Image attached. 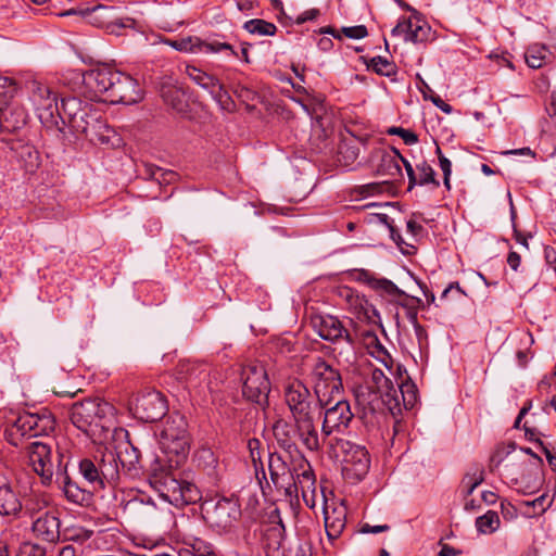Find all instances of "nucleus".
Here are the masks:
<instances>
[{"instance_id":"nucleus-1","label":"nucleus","mask_w":556,"mask_h":556,"mask_svg":"<svg viewBox=\"0 0 556 556\" xmlns=\"http://www.w3.org/2000/svg\"><path fill=\"white\" fill-rule=\"evenodd\" d=\"M113 418L114 407L99 397L75 402L70 408L72 424L93 442L102 443L110 432L114 439L129 437L127 430L114 427Z\"/></svg>"},{"instance_id":"nucleus-2","label":"nucleus","mask_w":556,"mask_h":556,"mask_svg":"<svg viewBox=\"0 0 556 556\" xmlns=\"http://www.w3.org/2000/svg\"><path fill=\"white\" fill-rule=\"evenodd\" d=\"M119 456L112 450H98L92 458H83L78 463L79 473L92 491L106 488L115 489L121 479Z\"/></svg>"},{"instance_id":"nucleus-3","label":"nucleus","mask_w":556,"mask_h":556,"mask_svg":"<svg viewBox=\"0 0 556 556\" xmlns=\"http://www.w3.org/2000/svg\"><path fill=\"white\" fill-rule=\"evenodd\" d=\"M285 534L286 529L280 519L264 530L263 548L266 556H313V544L307 533L299 532L288 547Z\"/></svg>"},{"instance_id":"nucleus-4","label":"nucleus","mask_w":556,"mask_h":556,"mask_svg":"<svg viewBox=\"0 0 556 556\" xmlns=\"http://www.w3.org/2000/svg\"><path fill=\"white\" fill-rule=\"evenodd\" d=\"M55 419L51 413L43 409L40 413L25 412L7 427L4 437L13 446L22 445L23 439L36 438L39 435H49L54 431Z\"/></svg>"},{"instance_id":"nucleus-5","label":"nucleus","mask_w":556,"mask_h":556,"mask_svg":"<svg viewBox=\"0 0 556 556\" xmlns=\"http://www.w3.org/2000/svg\"><path fill=\"white\" fill-rule=\"evenodd\" d=\"M329 445L337 457L342 455V473L346 480L355 483L364 479L370 467L364 446L339 438L331 439Z\"/></svg>"},{"instance_id":"nucleus-6","label":"nucleus","mask_w":556,"mask_h":556,"mask_svg":"<svg viewBox=\"0 0 556 556\" xmlns=\"http://www.w3.org/2000/svg\"><path fill=\"white\" fill-rule=\"evenodd\" d=\"M351 277L361 283L366 285L374 290L381 299L387 302L400 305L405 308H418L421 301L415 296H409L400 290L391 280L377 275L368 269H353Z\"/></svg>"},{"instance_id":"nucleus-7","label":"nucleus","mask_w":556,"mask_h":556,"mask_svg":"<svg viewBox=\"0 0 556 556\" xmlns=\"http://www.w3.org/2000/svg\"><path fill=\"white\" fill-rule=\"evenodd\" d=\"M159 442L165 454L176 457L175 463L177 465L186 458L190 447V439L188 422L184 415L173 413L167 417L160 432Z\"/></svg>"},{"instance_id":"nucleus-8","label":"nucleus","mask_w":556,"mask_h":556,"mask_svg":"<svg viewBox=\"0 0 556 556\" xmlns=\"http://www.w3.org/2000/svg\"><path fill=\"white\" fill-rule=\"evenodd\" d=\"M151 483L161 497L176 507L193 504L200 500V491L194 483L178 480L169 472L154 473Z\"/></svg>"},{"instance_id":"nucleus-9","label":"nucleus","mask_w":556,"mask_h":556,"mask_svg":"<svg viewBox=\"0 0 556 556\" xmlns=\"http://www.w3.org/2000/svg\"><path fill=\"white\" fill-rule=\"evenodd\" d=\"M201 510L206 523L218 533L230 532L241 517L240 504L232 497L205 501Z\"/></svg>"},{"instance_id":"nucleus-10","label":"nucleus","mask_w":556,"mask_h":556,"mask_svg":"<svg viewBox=\"0 0 556 556\" xmlns=\"http://www.w3.org/2000/svg\"><path fill=\"white\" fill-rule=\"evenodd\" d=\"M311 375L314 381V392L319 401L327 406L336 396H340L343 384L338 369L332 367L324 358L317 356L313 358L311 365Z\"/></svg>"},{"instance_id":"nucleus-11","label":"nucleus","mask_w":556,"mask_h":556,"mask_svg":"<svg viewBox=\"0 0 556 556\" xmlns=\"http://www.w3.org/2000/svg\"><path fill=\"white\" fill-rule=\"evenodd\" d=\"M283 395L293 420L314 416L317 410L326 406L318 400L315 392L312 394L309 389L296 379L286 386Z\"/></svg>"},{"instance_id":"nucleus-12","label":"nucleus","mask_w":556,"mask_h":556,"mask_svg":"<svg viewBox=\"0 0 556 556\" xmlns=\"http://www.w3.org/2000/svg\"><path fill=\"white\" fill-rule=\"evenodd\" d=\"M60 454L63 453L58 451L54 459L51 446L40 441L30 442L25 446L28 466L40 477L45 485H50L56 478V465Z\"/></svg>"},{"instance_id":"nucleus-13","label":"nucleus","mask_w":556,"mask_h":556,"mask_svg":"<svg viewBox=\"0 0 556 556\" xmlns=\"http://www.w3.org/2000/svg\"><path fill=\"white\" fill-rule=\"evenodd\" d=\"M177 379L185 382L189 389L195 390L199 395L206 396L218 389L216 379L211 378V368L207 364L180 361L176 368Z\"/></svg>"},{"instance_id":"nucleus-14","label":"nucleus","mask_w":556,"mask_h":556,"mask_svg":"<svg viewBox=\"0 0 556 556\" xmlns=\"http://www.w3.org/2000/svg\"><path fill=\"white\" fill-rule=\"evenodd\" d=\"M241 378L243 396L260 406L268 405L270 383L265 367L258 363L249 364L242 368Z\"/></svg>"},{"instance_id":"nucleus-15","label":"nucleus","mask_w":556,"mask_h":556,"mask_svg":"<svg viewBox=\"0 0 556 556\" xmlns=\"http://www.w3.org/2000/svg\"><path fill=\"white\" fill-rule=\"evenodd\" d=\"M131 409L138 419L144 422H154L165 416L167 402L161 392L144 390L136 396Z\"/></svg>"},{"instance_id":"nucleus-16","label":"nucleus","mask_w":556,"mask_h":556,"mask_svg":"<svg viewBox=\"0 0 556 556\" xmlns=\"http://www.w3.org/2000/svg\"><path fill=\"white\" fill-rule=\"evenodd\" d=\"M70 457L64 454L59 455L56 465V478L53 480L63 490L66 500L79 506H88L92 501L94 491L84 489L72 480L67 472Z\"/></svg>"},{"instance_id":"nucleus-17","label":"nucleus","mask_w":556,"mask_h":556,"mask_svg":"<svg viewBox=\"0 0 556 556\" xmlns=\"http://www.w3.org/2000/svg\"><path fill=\"white\" fill-rule=\"evenodd\" d=\"M353 418L348 401L338 400L331 407L325 409L321 426L323 440L334 432H343Z\"/></svg>"},{"instance_id":"nucleus-18","label":"nucleus","mask_w":556,"mask_h":556,"mask_svg":"<svg viewBox=\"0 0 556 556\" xmlns=\"http://www.w3.org/2000/svg\"><path fill=\"white\" fill-rule=\"evenodd\" d=\"M105 101L111 103L134 104L141 100V90L138 83L130 75L123 72L117 73Z\"/></svg>"},{"instance_id":"nucleus-19","label":"nucleus","mask_w":556,"mask_h":556,"mask_svg":"<svg viewBox=\"0 0 556 556\" xmlns=\"http://www.w3.org/2000/svg\"><path fill=\"white\" fill-rule=\"evenodd\" d=\"M308 317L314 331L321 339L332 342L345 339L350 344H353V337L336 315H308Z\"/></svg>"},{"instance_id":"nucleus-20","label":"nucleus","mask_w":556,"mask_h":556,"mask_svg":"<svg viewBox=\"0 0 556 556\" xmlns=\"http://www.w3.org/2000/svg\"><path fill=\"white\" fill-rule=\"evenodd\" d=\"M268 470L270 480L277 490H283L287 495L298 493L294 473L280 455H269Z\"/></svg>"},{"instance_id":"nucleus-21","label":"nucleus","mask_w":556,"mask_h":556,"mask_svg":"<svg viewBox=\"0 0 556 556\" xmlns=\"http://www.w3.org/2000/svg\"><path fill=\"white\" fill-rule=\"evenodd\" d=\"M169 45L177 51L192 52V53H220L228 52L229 55L238 56L233 47L227 42L219 40L202 41L198 37H187L177 40H173Z\"/></svg>"},{"instance_id":"nucleus-22","label":"nucleus","mask_w":556,"mask_h":556,"mask_svg":"<svg viewBox=\"0 0 556 556\" xmlns=\"http://www.w3.org/2000/svg\"><path fill=\"white\" fill-rule=\"evenodd\" d=\"M118 71L112 66L103 65L89 70L83 74V83L94 96L108 98Z\"/></svg>"},{"instance_id":"nucleus-23","label":"nucleus","mask_w":556,"mask_h":556,"mask_svg":"<svg viewBox=\"0 0 556 556\" xmlns=\"http://www.w3.org/2000/svg\"><path fill=\"white\" fill-rule=\"evenodd\" d=\"M30 99L39 111L40 118L52 117L54 110H59L58 98L55 93L48 87L38 80L30 81Z\"/></svg>"},{"instance_id":"nucleus-24","label":"nucleus","mask_w":556,"mask_h":556,"mask_svg":"<svg viewBox=\"0 0 556 556\" xmlns=\"http://www.w3.org/2000/svg\"><path fill=\"white\" fill-rule=\"evenodd\" d=\"M61 521L54 511H45L38 516L31 526L34 534L48 543H56L61 538Z\"/></svg>"},{"instance_id":"nucleus-25","label":"nucleus","mask_w":556,"mask_h":556,"mask_svg":"<svg viewBox=\"0 0 556 556\" xmlns=\"http://www.w3.org/2000/svg\"><path fill=\"white\" fill-rule=\"evenodd\" d=\"M75 132L85 134L86 136L97 134L105 124L102 114L91 104L85 103L83 110L70 125Z\"/></svg>"},{"instance_id":"nucleus-26","label":"nucleus","mask_w":556,"mask_h":556,"mask_svg":"<svg viewBox=\"0 0 556 556\" xmlns=\"http://www.w3.org/2000/svg\"><path fill=\"white\" fill-rule=\"evenodd\" d=\"M98 533L93 530L86 529L81 526L66 527L61 532L60 541L75 545L85 553L86 548H91L92 544L96 543Z\"/></svg>"},{"instance_id":"nucleus-27","label":"nucleus","mask_w":556,"mask_h":556,"mask_svg":"<svg viewBox=\"0 0 556 556\" xmlns=\"http://www.w3.org/2000/svg\"><path fill=\"white\" fill-rule=\"evenodd\" d=\"M22 510V502L8 479L0 475V515L16 517Z\"/></svg>"},{"instance_id":"nucleus-28","label":"nucleus","mask_w":556,"mask_h":556,"mask_svg":"<svg viewBox=\"0 0 556 556\" xmlns=\"http://www.w3.org/2000/svg\"><path fill=\"white\" fill-rule=\"evenodd\" d=\"M274 437L277 440L278 445L288 452L290 455L299 453L298 445L295 442L296 427L289 421L280 418L275 421L273 426Z\"/></svg>"},{"instance_id":"nucleus-29","label":"nucleus","mask_w":556,"mask_h":556,"mask_svg":"<svg viewBox=\"0 0 556 556\" xmlns=\"http://www.w3.org/2000/svg\"><path fill=\"white\" fill-rule=\"evenodd\" d=\"M296 437L302 444L311 452H317L320 448V439L315 426L314 416L296 419Z\"/></svg>"},{"instance_id":"nucleus-30","label":"nucleus","mask_w":556,"mask_h":556,"mask_svg":"<svg viewBox=\"0 0 556 556\" xmlns=\"http://www.w3.org/2000/svg\"><path fill=\"white\" fill-rule=\"evenodd\" d=\"M2 130L14 132L27 123V113L17 103H11L1 110Z\"/></svg>"},{"instance_id":"nucleus-31","label":"nucleus","mask_w":556,"mask_h":556,"mask_svg":"<svg viewBox=\"0 0 556 556\" xmlns=\"http://www.w3.org/2000/svg\"><path fill=\"white\" fill-rule=\"evenodd\" d=\"M359 155V141L355 137H343L338 146L337 161L343 167L352 166Z\"/></svg>"},{"instance_id":"nucleus-32","label":"nucleus","mask_w":556,"mask_h":556,"mask_svg":"<svg viewBox=\"0 0 556 556\" xmlns=\"http://www.w3.org/2000/svg\"><path fill=\"white\" fill-rule=\"evenodd\" d=\"M340 296L346 302V309L352 313H378V311L368 302L365 295L359 294L351 288H343Z\"/></svg>"},{"instance_id":"nucleus-33","label":"nucleus","mask_w":556,"mask_h":556,"mask_svg":"<svg viewBox=\"0 0 556 556\" xmlns=\"http://www.w3.org/2000/svg\"><path fill=\"white\" fill-rule=\"evenodd\" d=\"M161 97L164 103L177 113H186L189 108L186 93L176 86H163Z\"/></svg>"},{"instance_id":"nucleus-34","label":"nucleus","mask_w":556,"mask_h":556,"mask_svg":"<svg viewBox=\"0 0 556 556\" xmlns=\"http://www.w3.org/2000/svg\"><path fill=\"white\" fill-rule=\"evenodd\" d=\"M85 103L76 97H67L61 100L59 110H54L64 124H72L78 113L83 110Z\"/></svg>"},{"instance_id":"nucleus-35","label":"nucleus","mask_w":556,"mask_h":556,"mask_svg":"<svg viewBox=\"0 0 556 556\" xmlns=\"http://www.w3.org/2000/svg\"><path fill=\"white\" fill-rule=\"evenodd\" d=\"M484 481V469L481 466L470 468L462 479L460 494L470 497L473 491Z\"/></svg>"},{"instance_id":"nucleus-36","label":"nucleus","mask_w":556,"mask_h":556,"mask_svg":"<svg viewBox=\"0 0 556 556\" xmlns=\"http://www.w3.org/2000/svg\"><path fill=\"white\" fill-rule=\"evenodd\" d=\"M325 528L330 541L340 536L345 528V514L343 510L333 509L331 513L325 511Z\"/></svg>"},{"instance_id":"nucleus-37","label":"nucleus","mask_w":556,"mask_h":556,"mask_svg":"<svg viewBox=\"0 0 556 556\" xmlns=\"http://www.w3.org/2000/svg\"><path fill=\"white\" fill-rule=\"evenodd\" d=\"M126 442L123 444L124 448L119 452H115L118 456V466L122 465L124 469L128 471L137 470V464L139 463L140 453L129 441L128 437L125 438ZM122 448V446H119Z\"/></svg>"},{"instance_id":"nucleus-38","label":"nucleus","mask_w":556,"mask_h":556,"mask_svg":"<svg viewBox=\"0 0 556 556\" xmlns=\"http://www.w3.org/2000/svg\"><path fill=\"white\" fill-rule=\"evenodd\" d=\"M377 174L389 179L402 176V169L400 163L396 162V156L390 153H382L380 163L377 166Z\"/></svg>"},{"instance_id":"nucleus-39","label":"nucleus","mask_w":556,"mask_h":556,"mask_svg":"<svg viewBox=\"0 0 556 556\" xmlns=\"http://www.w3.org/2000/svg\"><path fill=\"white\" fill-rule=\"evenodd\" d=\"M500 525V517L494 510H488L484 515L476 519V528L478 532L483 534L495 532Z\"/></svg>"},{"instance_id":"nucleus-40","label":"nucleus","mask_w":556,"mask_h":556,"mask_svg":"<svg viewBox=\"0 0 556 556\" xmlns=\"http://www.w3.org/2000/svg\"><path fill=\"white\" fill-rule=\"evenodd\" d=\"M368 68L372 70L376 74L387 77H393L397 73V66L395 63L389 61L384 56H374L369 64Z\"/></svg>"},{"instance_id":"nucleus-41","label":"nucleus","mask_w":556,"mask_h":556,"mask_svg":"<svg viewBox=\"0 0 556 556\" xmlns=\"http://www.w3.org/2000/svg\"><path fill=\"white\" fill-rule=\"evenodd\" d=\"M243 27L249 33L256 34L260 36H273L277 30L275 24L260 18H254L245 22Z\"/></svg>"},{"instance_id":"nucleus-42","label":"nucleus","mask_w":556,"mask_h":556,"mask_svg":"<svg viewBox=\"0 0 556 556\" xmlns=\"http://www.w3.org/2000/svg\"><path fill=\"white\" fill-rule=\"evenodd\" d=\"M517 448V444L515 442H508L507 444H502L496 447L492 456L490 457V471L494 472L498 466L504 462V459L515 452Z\"/></svg>"},{"instance_id":"nucleus-43","label":"nucleus","mask_w":556,"mask_h":556,"mask_svg":"<svg viewBox=\"0 0 556 556\" xmlns=\"http://www.w3.org/2000/svg\"><path fill=\"white\" fill-rule=\"evenodd\" d=\"M400 392L406 408H413L417 402V388L412 381H405L400 384Z\"/></svg>"},{"instance_id":"nucleus-44","label":"nucleus","mask_w":556,"mask_h":556,"mask_svg":"<svg viewBox=\"0 0 556 556\" xmlns=\"http://www.w3.org/2000/svg\"><path fill=\"white\" fill-rule=\"evenodd\" d=\"M419 172V178L417 185L425 186L432 184L434 187H439V181L435 179V173L430 164L426 161L417 165Z\"/></svg>"},{"instance_id":"nucleus-45","label":"nucleus","mask_w":556,"mask_h":556,"mask_svg":"<svg viewBox=\"0 0 556 556\" xmlns=\"http://www.w3.org/2000/svg\"><path fill=\"white\" fill-rule=\"evenodd\" d=\"M211 96L218 103L219 108L223 111L230 112L233 110L235 102L232 101L228 91L224 88V86L222 84H220V86L217 87V89Z\"/></svg>"},{"instance_id":"nucleus-46","label":"nucleus","mask_w":556,"mask_h":556,"mask_svg":"<svg viewBox=\"0 0 556 556\" xmlns=\"http://www.w3.org/2000/svg\"><path fill=\"white\" fill-rule=\"evenodd\" d=\"M46 547L30 541L22 542L16 552V556H45Z\"/></svg>"},{"instance_id":"nucleus-47","label":"nucleus","mask_w":556,"mask_h":556,"mask_svg":"<svg viewBox=\"0 0 556 556\" xmlns=\"http://www.w3.org/2000/svg\"><path fill=\"white\" fill-rule=\"evenodd\" d=\"M304 465L307 468L303 469L302 473H296V478H295L296 486L299 488V485H300L302 491H304V489H309L311 486H313L315 484L314 473L311 470L308 463L305 459H302L301 467L303 468Z\"/></svg>"},{"instance_id":"nucleus-48","label":"nucleus","mask_w":556,"mask_h":556,"mask_svg":"<svg viewBox=\"0 0 556 556\" xmlns=\"http://www.w3.org/2000/svg\"><path fill=\"white\" fill-rule=\"evenodd\" d=\"M388 134L401 137L407 146H413L418 142V136L415 132L402 127H390Z\"/></svg>"},{"instance_id":"nucleus-49","label":"nucleus","mask_w":556,"mask_h":556,"mask_svg":"<svg viewBox=\"0 0 556 556\" xmlns=\"http://www.w3.org/2000/svg\"><path fill=\"white\" fill-rule=\"evenodd\" d=\"M185 543L190 545L194 551L200 552L202 555L213 554V546L211 544H206L199 538L188 535L185 538Z\"/></svg>"},{"instance_id":"nucleus-50","label":"nucleus","mask_w":556,"mask_h":556,"mask_svg":"<svg viewBox=\"0 0 556 556\" xmlns=\"http://www.w3.org/2000/svg\"><path fill=\"white\" fill-rule=\"evenodd\" d=\"M437 154L439 157L440 167L443 172L444 186L447 189H450L451 188L450 178H451V174H452V163L446 156L443 155V153L441 152V149L439 147L437 148Z\"/></svg>"},{"instance_id":"nucleus-51","label":"nucleus","mask_w":556,"mask_h":556,"mask_svg":"<svg viewBox=\"0 0 556 556\" xmlns=\"http://www.w3.org/2000/svg\"><path fill=\"white\" fill-rule=\"evenodd\" d=\"M430 28L426 25H414L409 33V41L413 42H422L427 39Z\"/></svg>"},{"instance_id":"nucleus-52","label":"nucleus","mask_w":556,"mask_h":556,"mask_svg":"<svg viewBox=\"0 0 556 556\" xmlns=\"http://www.w3.org/2000/svg\"><path fill=\"white\" fill-rule=\"evenodd\" d=\"M413 27V21L410 18H403L396 26L391 30L392 36L404 35L405 40H409V33Z\"/></svg>"},{"instance_id":"nucleus-53","label":"nucleus","mask_w":556,"mask_h":556,"mask_svg":"<svg viewBox=\"0 0 556 556\" xmlns=\"http://www.w3.org/2000/svg\"><path fill=\"white\" fill-rule=\"evenodd\" d=\"M151 176L160 184H170L176 178L177 175L172 170H164L161 167H155L154 169L151 170Z\"/></svg>"},{"instance_id":"nucleus-54","label":"nucleus","mask_w":556,"mask_h":556,"mask_svg":"<svg viewBox=\"0 0 556 556\" xmlns=\"http://www.w3.org/2000/svg\"><path fill=\"white\" fill-rule=\"evenodd\" d=\"M525 58L528 66L531 68H540L543 65L544 55L541 54V51L529 49Z\"/></svg>"},{"instance_id":"nucleus-55","label":"nucleus","mask_w":556,"mask_h":556,"mask_svg":"<svg viewBox=\"0 0 556 556\" xmlns=\"http://www.w3.org/2000/svg\"><path fill=\"white\" fill-rule=\"evenodd\" d=\"M198 85L212 94L220 86V83L216 77L204 72Z\"/></svg>"},{"instance_id":"nucleus-56","label":"nucleus","mask_w":556,"mask_h":556,"mask_svg":"<svg viewBox=\"0 0 556 556\" xmlns=\"http://www.w3.org/2000/svg\"><path fill=\"white\" fill-rule=\"evenodd\" d=\"M463 295L464 292L462 291L459 285L457 282H453L442 291L440 300H458Z\"/></svg>"},{"instance_id":"nucleus-57","label":"nucleus","mask_w":556,"mask_h":556,"mask_svg":"<svg viewBox=\"0 0 556 556\" xmlns=\"http://www.w3.org/2000/svg\"><path fill=\"white\" fill-rule=\"evenodd\" d=\"M342 33L352 39H362L368 35L367 28L364 25L343 27Z\"/></svg>"},{"instance_id":"nucleus-58","label":"nucleus","mask_w":556,"mask_h":556,"mask_svg":"<svg viewBox=\"0 0 556 556\" xmlns=\"http://www.w3.org/2000/svg\"><path fill=\"white\" fill-rule=\"evenodd\" d=\"M128 506L132 508H137V506H140L142 513L147 516H152L155 511V505L153 502L150 501V498H148L147 502H144L143 498L132 500L128 502Z\"/></svg>"},{"instance_id":"nucleus-59","label":"nucleus","mask_w":556,"mask_h":556,"mask_svg":"<svg viewBox=\"0 0 556 556\" xmlns=\"http://www.w3.org/2000/svg\"><path fill=\"white\" fill-rule=\"evenodd\" d=\"M271 345L280 354H287L292 351V343L287 338H276L271 341Z\"/></svg>"},{"instance_id":"nucleus-60","label":"nucleus","mask_w":556,"mask_h":556,"mask_svg":"<svg viewBox=\"0 0 556 556\" xmlns=\"http://www.w3.org/2000/svg\"><path fill=\"white\" fill-rule=\"evenodd\" d=\"M319 14L320 12L318 9H309L299 14L294 22L295 24L301 25L308 21L316 20L319 16Z\"/></svg>"},{"instance_id":"nucleus-61","label":"nucleus","mask_w":556,"mask_h":556,"mask_svg":"<svg viewBox=\"0 0 556 556\" xmlns=\"http://www.w3.org/2000/svg\"><path fill=\"white\" fill-rule=\"evenodd\" d=\"M407 321L414 327L418 340L426 336V331L418 321V315H404Z\"/></svg>"},{"instance_id":"nucleus-62","label":"nucleus","mask_w":556,"mask_h":556,"mask_svg":"<svg viewBox=\"0 0 556 556\" xmlns=\"http://www.w3.org/2000/svg\"><path fill=\"white\" fill-rule=\"evenodd\" d=\"M390 530L389 525H379V526H370L369 523H363L361 526L359 532L361 533H380V532H387Z\"/></svg>"},{"instance_id":"nucleus-63","label":"nucleus","mask_w":556,"mask_h":556,"mask_svg":"<svg viewBox=\"0 0 556 556\" xmlns=\"http://www.w3.org/2000/svg\"><path fill=\"white\" fill-rule=\"evenodd\" d=\"M199 460L203 459L206 465L214 467L217 463L214 453L210 448H203L198 452Z\"/></svg>"},{"instance_id":"nucleus-64","label":"nucleus","mask_w":556,"mask_h":556,"mask_svg":"<svg viewBox=\"0 0 556 556\" xmlns=\"http://www.w3.org/2000/svg\"><path fill=\"white\" fill-rule=\"evenodd\" d=\"M81 554L80 549L73 544L64 545L59 552V556H79Z\"/></svg>"}]
</instances>
